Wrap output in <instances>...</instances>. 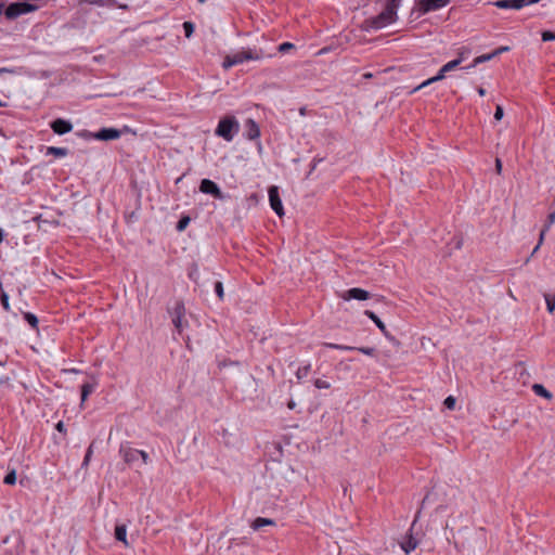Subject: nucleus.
<instances>
[{"instance_id":"obj_23","label":"nucleus","mask_w":555,"mask_h":555,"mask_svg":"<svg viewBox=\"0 0 555 555\" xmlns=\"http://www.w3.org/2000/svg\"><path fill=\"white\" fill-rule=\"evenodd\" d=\"M185 313L184 304L182 301H177L170 311L171 317L183 318Z\"/></svg>"},{"instance_id":"obj_46","label":"nucleus","mask_w":555,"mask_h":555,"mask_svg":"<svg viewBox=\"0 0 555 555\" xmlns=\"http://www.w3.org/2000/svg\"><path fill=\"white\" fill-rule=\"evenodd\" d=\"M539 1H540V0H521L522 8H524V7H527V5H530V4L538 3Z\"/></svg>"},{"instance_id":"obj_49","label":"nucleus","mask_w":555,"mask_h":555,"mask_svg":"<svg viewBox=\"0 0 555 555\" xmlns=\"http://www.w3.org/2000/svg\"><path fill=\"white\" fill-rule=\"evenodd\" d=\"M5 235H7L5 231L2 228H0V244L3 242Z\"/></svg>"},{"instance_id":"obj_24","label":"nucleus","mask_w":555,"mask_h":555,"mask_svg":"<svg viewBox=\"0 0 555 555\" xmlns=\"http://www.w3.org/2000/svg\"><path fill=\"white\" fill-rule=\"evenodd\" d=\"M493 57H495V56L492 55V52L488 53V54L479 55V56L475 57L473 64L467 66L466 68H473V67L477 66L478 64H481V63L492 60Z\"/></svg>"},{"instance_id":"obj_27","label":"nucleus","mask_w":555,"mask_h":555,"mask_svg":"<svg viewBox=\"0 0 555 555\" xmlns=\"http://www.w3.org/2000/svg\"><path fill=\"white\" fill-rule=\"evenodd\" d=\"M191 219L189 216H183L182 218H180V220L177 222V225H176V229L181 232L183 230L186 229V227L189 225Z\"/></svg>"},{"instance_id":"obj_1","label":"nucleus","mask_w":555,"mask_h":555,"mask_svg":"<svg viewBox=\"0 0 555 555\" xmlns=\"http://www.w3.org/2000/svg\"><path fill=\"white\" fill-rule=\"evenodd\" d=\"M401 0H387L385 9L376 16L363 21L361 28L366 33L376 31L392 24L397 17V9Z\"/></svg>"},{"instance_id":"obj_58","label":"nucleus","mask_w":555,"mask_h":555,"mask_svg":"<svg viewBox=\"0 0 555 555\" xmlns=\"http://www.w3.org/2000/svg\"><path fill=\"white\" fill-rule=\"evenodd\" d=\"M5 106V103L0 100V107Z\"/></svg>"},{"instance_id":"obj_3","label":"nucleus","mask_w":555,"mask_h":555,"mask_svg":"<svg viewBox=\"0 0 555 555\" xmlns=\"http://www.w3.org/2000/svg\"><path fill=\"white\" fill-rule=\"evenodd\" d=\"M38 10L36 4L28 2H13L10 3L4 11V15L8 20L13 21L21 15L33 13Z\"/></svg>"},{"instance_id":"obj_35","label":"nucleus","mask_w":555,"mask_h":555,"mask_svg":"<svg viewBox=\"0 0 555 555\" xmlns=\"http://www.w3.org/2000/svg\"><path fill=\"white\" fill-rule=\"evenodd\" d=\"M183 29L185 37L190 38L194 31V25L191 22H184L183 23Z\"/></svg>"},{"instance_id":"obj_9","label":"nucleus","mask_w":555,"mask_h":555,"mask_svg":"<svg viewBox=\"0 0 555 555\" xmlns=\"http://www.w3.org/2000/svg\"><path fill=\"white\" fill-rule=\"evenodd\" d=\"M450 0H418V14H425L446 7Z\"/></svg>"},{"instance_id":"obj_37","label":"nucleus","mask_w":555,"mask_h":555,"mask_svg":"<svg viewBox=\"0 0 555 555\" xmlns=\"http://www.w3.org/2000/svg\"><path fill=\"white\" fill-rule=\"evenodd\" d=\"M541 37L543 41H553L555 40V31L544 30L542 31Z\"/></svg>"},{"instance_id":"obj_56","label":"nucleus","mask_w":555,"mask_h":555,"mask_svg":"<svg viewBox=\"0 0 555 555\" xmlns=\"http://www.w3.org/2000/svg\"><path fill=\"white\" fill-rule=\"evenodd\" d=\"M364 78H371L372 77V74L371 73H367V74H364L363 75Z\"/></svg>"},{"instance_id":"obj_42","label":"nucleus","mask_w":555,"mask_h":555,"mask_svg":"<svg viewBox=\"0 0 555 555\" xmlns=\"http://www.w3.org/2000/svg\"><path fill=\"white\" fill-rule=\"evenodd\" d=\"M508 50H509V47H500V48L495 49L494 51H492V55L498 56Z\"/></svg>"},{"instance_id":"obj_34","label":"nucleus","mask_w":555,"mask_h":555,"mask_svg":"<svg viewBox=\"0 0 555 555\" xmlns=\"http://www.w3.org/2000/svg\"><path fill=\"white\" fill-rule=\"evenodd\" d=\"M314 386L318 389H328L331 387V384L327 380H325V379L317 378L314 380Z\"/></svg>"},{"instance_id":"obj_45","label":"nucleus","mask_w":555,"mask_h":555,"mask_svg":"<svg viewBox=\"0 0 555 555\" xmlns=\"http://www.w3.org/2000/svg\"><path fill=\"white\" fill-rule=\"evenodd\" d=\"M56 430L60 431V433H66V428H65V425L62 421H60L56 426H55Z\"/></svg>"},{"instance_id":"obj_44","label":"nucleus","mask_w":555,"mask_h":555,"mask_svg":"<svg viewBox=\"0 0 555 555\" xmlns=\"http://www.w3.org/2000/svg\"><path fill=\"white\" fill-rule=\"evenodd\" d=\"M139 452H140V457L142 459L143 464H147L149 460H150L149 454L142 450H139Z\"/></svg>"},{"instance_id":"obj_51","label":"nucleus","mask_w":555,"mask_h":555,"mask_svg":"<svg viewBox=\"0 0 555 555\" xmlns=\"http://www.w3.org/2000/svg\"><path fill=\"white\" fill-rule=\"evenodd\" d=\"M477 92L480 96H483L486 94V90L482 87H478Z\"/></svg>"},{"instance_id":"obj_52","label":"nucleus","mask_w":555,"mask_h":555,"mask_svg":"<svg viewBox=\"0 0 555 555\" xmlns=\"http://www.w3.org/2000/svg\"><path fill=\"white\" fill-rule=\"evenodd\" d=\"M541 245H542V244H540V241H539V242H538V244H537V246L533 248V250H532V253H531V256H530V257H532V256L538 251V249L540 248V246H541Z\"/></svg>"},{"instance_id":"obj_4","label":"nucleus","mask_w":555,"mask_h":555,"mask_svg":"<svg viewBox=\"0 0 555 555\" xmlns=\"http://www.w3.org/2000/svg\"><path fill=\"white\" fill-rule=\"evenodd\" d=\"M462 57H459V59H455L453 61H450L448 62L447 64H444L438 72V74L434 77H430L426 80H424L423 82L418 83V90L431 85L433 82H436V81H439V80H442L446 76V73L456 68L461 63H462Z\"/></svg>"},{"instance_id":"obj_14","label":"nucleus","mask_w":555,"mask_h":555,"mask_svg":"<svg viewBox=\"0 0 555 555\" xmlns=\"http://www.w3.org/2000/svg\"><path fill=\"white\" fill-rule=\"evenodd\" d=\"M120 454L127 464H133L140 459V452L131 447H121Z\"/></svg>"},{"instance_id":"obj_30","label":"nucleus","mask_w":555,"mask_h":555,"mask_svg":"<svg viewBox=\"0 0 555 555\" xmlns=\"http://www.w3.org/2000/svg\"><path fill=\"white\" fill-rule=\"evenodd\" d=\"M3 482L5 485H10V486L15 485V482H16V472L14 469L9 472L7 474V476L4 477V479H3Z\"/></svg>"},{"instance_id":"obj_55","label":"nucleus","mask_w":555,"mask_h":555,"mask_svg":"<svg viewBox=\"0 0 555 555\" xmlns=\"http://www.w3.org/2000/svg\"><path fill=\"white\" fill-rule=\"evenodd\" d=\"M287 405H288V408H289L291 410H293V409L295 408V405H296V404H295V402L292 400V401H289V402H288V404H287Z\"/></svg>"},{"instance_id":"obj_5","label":"nucleus","mask_w":555,"mask_h":555,"mask_svg":"<svg viewBox=\"0 0 555 555\" xmlns=\"http://www.w3.org/2000/svg\"><path fill=\"white\" fill-rule=\"evenodd\" d=\"M236 65L245 61H259L266 56L261 49H246L233 54Z\"/></svg>"},{"instance_id":"obj_33","label":"nucleus","mask_w":555,"mask_h":555,"mask_svg":"<svg viewBox=\"0 0 555 555\" xmlns=\"http://www.w3.org/2000/svg\"><path fill=\"white\" fill-rule=\"evenodd\" d=\"M236 63L234 62V56L233 54L232 55H227L225 59L223 60V63H222V67L224 69H229L231 68L232 66H235Z\"/></svg>"},{"instance_id":"obj_57","label":"nucleus","mask_w":555,"mask_h":555,"mask_svg":"<svg viewBox=\"0 0 555 555\" xmlns=\"http://www.w3.org/2000/svg\"><path fill=\"white\" fill-rule=\"evenodd\" d=\"M69 372L77 374V373H79L80 371H79V370H77V369H72Z\"/></svg>"},{"instance_id":"obj_59","label":"nucleus","mask_w":555,"mask_h":555,"mask_svg":"<svg viewBox=\"0 0 555 555\" xmlns=\"http://www.w3.org/2000/svg\"><path fill=\"white\" fill-rule=\"evenodd\" d=\"M206 0H198L199 3H204Z\"/></svg>"},{"instance_id":"obj_21","label":"nucleus","mask_w":555,"mask_h":555,"mask_svg":"<svg viewBox=\"0 0 555 555\" xmlns=\"http://www.w3.org/2000/svg\"><path fill=\"white\" fill-rule=\"evenodd\" d=\"M67 154H68V149L56 147V146H49L46 152V155H53L55 157H65Z\"/></svg>"},{"instance_id":"obj_10","label":"nucleus","mask_w":555,"mask_h":555,"mask_svg":"<svg viewBox=\"0 0 555 555\" xmlns=\"http://www.w3.org/2000/svg\"><path fill=\"white\" fill-rule=\"evenodd\" d=\"M51 129L54 133L63 135L73 130V125L69 120L57 118L51 122Z\"/></svg>"},{"instance_id":"obj_39","label":"nucleus","mask_w":555,"mask_h":555,"mask_svg":"<svg viewBox=\"0 0 555 555\" xmlns=\"http://www.w3.org/2000/svg\"><path fill=\"white\" fill-rule=\"evenodd\" d=\"M325 346L328 348H332V349H339V350H353L354 349L353 347L338 345V344H332V343H326Z\"/></svg>"},{"instance_id":"obj_29","label":"nucleus","mask_w":555,"mask_h":555,"mask_svg":"<svg viewBox=\"0 0 555 555\" xmlns=\"http://www.w3.org/2000/svg\"><path fill=\"white\" fill-rule=\"evenodd\" d=\"M24 319L27 321V323H28L31 327L37 328V326H38V318H37L35 314H33V313H30V312H26V313L24 314Z\"/></svg>"},{"instance_id":"obj_22","label":"nucleus","mask_w":555,"mask_h":555,"mask_svg":"<svg viewBox=\"0 0 555 555\" xmlns=\"http://www.w3.org/2000/svg\"><path fill=\"white\" fill-rule=\"evenodd\" d=\"M532 390L534 391L535 395H538L540 397H543L546 399L552 398V393L541 384H534L532 386Z\"/></svg>"},{"instance_id":"obj_26","label":"nucleus","mask_w":555,"mask_h":555,"mask_svg":"<svg viewBox=\"0 0 555 555\" xmlns=\"http://www.w3.org/2000/svg\"><path fill=\"white\" fill-rule=\"evenodd\" d=\"M310 370H311V364H309V363L304 366L298 367V370L296 371L297 379L300 380V379L307 377Z\"/></svg>"},{"instance_id":"obj_16","label":"nucleus","mask_w":555,"mask_h":555,"mask_svg":"<svg viewBox=\"0 0 555 555\" xmlns=\"http://www.w3.org/2000/svg\"><path fill=\"white\" fill-rule=\"evenodd\" d=\"M494 5L500 9H522L521 0H498L494 2Z\"/></svg>"},{"instance_id":"obj_50","label":"nucleus","mask_w":555,"mask_h":555,"mask_svg":"<svg viewBox=\"0 0 555 555\" xmlns=\"http://www.w3.org/2000/svg\"><path fill=\"white\" fill-rule=\"evenodd\" d=\"M321 160H322V159H317V158H314V159H313V162H312V164H311V171L315 169V167H317L318 163H319V162H321Z\"/></svg>"},{"instance_id":"obj_11","label":"nucleus","mask_w":555,"mask_h":555,"mask_svg":"<svg viewBox=\"0 0 555 555\" xmlns=\"http://www.w3.org/2000/svg\"><path fill=\"white\" fill-rule=\"evenodd\" d=\"M341 298L345 300L356 299V300H366L370 298V293L365 289L353 287L346 291Z\"/></svg>"},{"instance_id":"obj_40","label":"nucleus","mask_w":555,"mask_h":555,"mask_svg":"<svg viewBox=\"0 0 555 555\" xmlns=\"http://www.w3.org/2000/svg\"><path fill=\"white\" fill-rule=\"evenodd\" d=\"M443 403H444L447 409L453 410L455 408L456 399L454 397H452V396H449V397L446 398Z\"/></svg>"},{"instance_id":"obj_8","label":"nucleus","mask_w":555,"mask_h":555,"mask_svg":"<svg viewBox=\"0 0 555 555\" xmlns=\"http://www.w3.org/2000/svg\"><path fill=\"white\" fill-rule=\"evenodd\" d=\"M199 191L205 194H210L215 198L223 199L224 195L216 182L210 179H203L199 184Z\"/></svg>"},{"instance_id":"obj_32","label":"nucleus","mask_w":555,"mask_h":555,"mask_svg":"<svg viewBox=\"0 0 555 555\" xmlns=\"http://www.w3.org/2000/svg\"><path fill=\"white\" fill-rule=\"evenodd\" d=\"M92 453H93V443H91L89 446V448L87 449L86 455H85L82 464H81L82 467H87L89 465Z\"/></svg>"},{"instance_id":"obj_25","label":"nucleus","mask_w":555,"mask_h":555,"mask_svg":"<svg viewBox=\"0 0 555 555\" xmlns=\"http://www.w3.org/2000/svg\"><path fill=\"white\" fill-rule=\"evenodd\" d=\"M544 299L546 302V308L550 313L555 311V294H544Z\"/></svg>"},{"instance_id":"obj_13","label":"nucleus","mask_w":555,"mask_h":555,"mask_svg":"<svg viewBox=\"0 0 555 555\" xmlns=\"http://www.w3.org/2000/svg\"><path fill=\"white\" fill-rule=\"evenodd\" d=\"M248 140H256L260 137V128L258 124L249 118L245 122V134Z\"/></svg>"},{"instance_id":"obj_41","label":"nucleus","mask_w":555,"mask_h":555,"mask_svg":"<svg viewBox=\"0 0 555 555\" xmlns=\"http://www.w3.org/2000/svg\"><path fill=\"white\" fill-rule=\"evenodd\" d=\"M503 115H504L503 107L501 105H496L495 112H494V119L501 120L503 118Z\"/></svg>"},{"instance_id":"obj_48","label":"nucleus","mask_w":555,"mask_h":555,"mask_svg":"<svg viewBox=\"0 0 555 555\" xmlns=\"http://www.w3.org/2000/svg\"><path fill=\"white\" fill-rule=\"evenodd\" d=\"M81 2H88L90 4H96V5L102 4V0H81Z\"/></svg>"},{"instance_id":"obj_6","label":"nucleus","mask_w":555,"mask_h":555,"mask_svg":"<svg viewBox=\"0 0 555 555\" xmlns=\"http://www.w3.org/2000/svg\"><path fill=\"white\" fill-rule=\"evenodd\" d=\"M88 137L99 141H112L121 137V131L116 128H102L98 132L88 133Z\"/></svg>"},{"instance_id":"obj_7","label":"nucleus","mask_w":555,"mask_h":555,"mask_svg":"<svg viewBox=\"0 0 555 555\" xmlns=\"http://www.w3.org/2000/svg\"><path fill=\"white\" fill-rule=\"evenodd\" d=\"M269 202L272 210L279 216H284V208L282 204V199L280 197L279 188L272 185L269 188Z\"/></svg>"},{"instance_id":"obj_43","label":"nucleus","mask_w":555,"mask_h":555,"mask_svg":"<svg viewBox=\"0 0 555 555\" xmlns=\"http://www.w3.org/2000/svg\"><path fill=\"white\" fill-rule=\"evenodd\" d=\"M358 350L367 356H372L375 351L374 348H366V347L358 348Z\"/></svg>"},{"instance_id":"obj_15","label":"nucleus","mask_w":555,"mask_h":555,"mask_svg":"<svg viewBox=\"0 0 555 555\" xmlns=\"http://www.w3.org/2000/svg\"><path fill=\"white\" fill-rule=\"evenodd\" d=\"M98 384V379L94 376H91V380L81 385V403H83L87 398L95 390Z\"/></svg>"},{"instance_id":"obj_28","label":"nucleus","mask_w":555,"mask_h":555,"mask_svg":"<svg viewBox=\"0 0 555 555\" xmlns=\"http://www.w3.org/2000/svg\"><path fill=\"white\" fill-rule=\"evenodd\" d=\"M171 318H172V324H173L177 333L179 335H181L182 331H183V327H184V325H183V318H179V317H171Z\"/></svg>"},{"instance_id":"obj_36","label":"nucleus","mask_w":555,"mask_h":555,"mask_svg":"<svg viewBox=\"0 0 555 555\" xmlns=\"http://www.w3.org/2000/svg\"><path fill=\"white\" fill-rule=\"evenodd\" d=\"M215 292H216L217 296L219 297V299L222 300L223 296H224V292H223V284L220 281L215 283Z\"/></svg>"},{"instance_id":"obj_53","label":"nucleus","mask_w":555,"mask_h":555,"mask_svg":"<svg viewBox=\"0 0 555 555\" xmlns=\"http://www.w3.org/2000/svg\"><path fill=\"white\" fill-rule=\"evenodd\" d=\"M4 11H5V9H4V2L2 1V2H0V15H1V14H4Z\"/></svg>"},{"instance_id":"obj_47","label":"nucleus","mask_w":555,"mask_h":555,"mask_svg":"<svg viewBox=\"0 0 555 555\" xmlns=\"http://www.w3.org/2000/svg\"><path fill=\"white\" fill-rule=\"evenodd\" d=\"M495 169H496V172L498 173H501V170H502V162L500 158H496L495 159Z\"/></svg>"},{"instance_id":"obj_19","label":"nucleus","mask_w":555,"mask_h":555,"mask_svg":"<svg viewBox=\"0 0 555 555\" xmlns=\"http://www.w3.org/2000/svg\"><path fill=\"white\" fill-rule=\"evenodd\" d=\"M275 525V521L273 519H270V518H263V517H257L253 522H251V528L254 530H259L261 529L262 527L264 526H273Z\"/></svg>"},{"instance_id":"obj_17","label":"nucleus","mask_w":555,"mask_h":555,"mask_svg":"<svg viewBox=\"0 0 555 555\" xmlns=\"http://www.w3.org/2000/svg\"><path fill=\"white\" fill-rule=\"evenodd\" d=\"M115 539L117 541H120L125 544V546H128L129 543L127 541V527L126 525L121 524V525H116L115 527Z\"/></svg>"},{"instance_id":"obj_12","label":"nucleus","mask_w":555,"mask_h":555,"mask_svg":"<svg viewBox=\"0 0 555 555\" xmlns=\"http://www.w3.org/2000/svg\"><path fill=\"white\" fill-rule=\"evenodd\" d=\"M415 525H416V515L414 516V518L411 522L409 538L399 542V546L404 552V554H409L411 551L416 548V541L412 535V529Z\"/></svg>"},{"instance_id":"obj_54","label":"nucleus","mask_w":555,"mask_h":555,"mask_svg":"<svg viewBox=\"0 0 555 555\" xmlns=\"http://www.w3.org/2000/svg\"><path fill=\"white\" fill-rule=\"evenodd\" d=\"M13 70L9 69V68H0V75L3 74V73H12Z\"/></svg>"},{"instance_id":"obj_38","label":"nucleus","mask_w":555,"mask_h":555,"mask_svg":"<svg viewBox=\"0 0 555 555\" xmlns=\"http://www.w3.org/2000/svg\"><path fill=\"white\" fill-rule=\"evenodd\" d=\"M295 46L291 42H283L279 46L278 51L281 53L288 52L289 50L294 49Z\"/></svg>"},{"instance_id":"obj_31","label":"nucleus","mask_w":555,"mask_h":555,"mask_svg":"<svg viewBox=\"0 0 555 555\" xmlns=\"http://www.w3.org/2000/svg\"><path fill=\"white\" fill-rule=\"evenodd\" d=\"M0 300H1V305H2L3 309L5 311H10L9 296L3 291L0 292Z\"/></svg>"},{"instance_id":"obj_20","label":"nucleus","mask_w":555,"mask_h":555,"mask_svg":"<svg viewBox=\"0 0 555 555\" xmlns=\"http://www.w3.org/2000/svg\"><path fill=\"white\" fill-rule=\"evenodd\" d=\"M555 222V210L550 212L548 216H547V220L543 227V229L541 230L540 232V244L543 243V240H544V236H545V233L550 230V228L552 227V224Z\"/></svg>"},{"instance_id":"obj_2","label":"nucleus","mask_w":555,"mask_h":555,"mask_svg":"<svg viewBox=\"0 0 555 555\" xmlns=\"http://www.w3.org/2000/svg\"><path fill=\"white\" fill-rule=\"evenodd\" d=\"M240 130V124L234 116H227L219 120L215 130L216 135L231 142Z\"/></svg>"},{"instance_id":"obj_18","label":"nucleus","mask_w":555,"mask_h":555,"mask_svg":"<svg viewBox=\"0 0 555 555\" xmlns=\"http://www.w3.org/2000/svg\"><path fill=\"white\" fill-rule=\"evenodd\" d=\"M364 314L370 318L375 324L376 326L382 331V333L384 335L387 336V330H386V325L384 324V322L371 310H365L364 311Z\"/></svg>"}]
</instances>
